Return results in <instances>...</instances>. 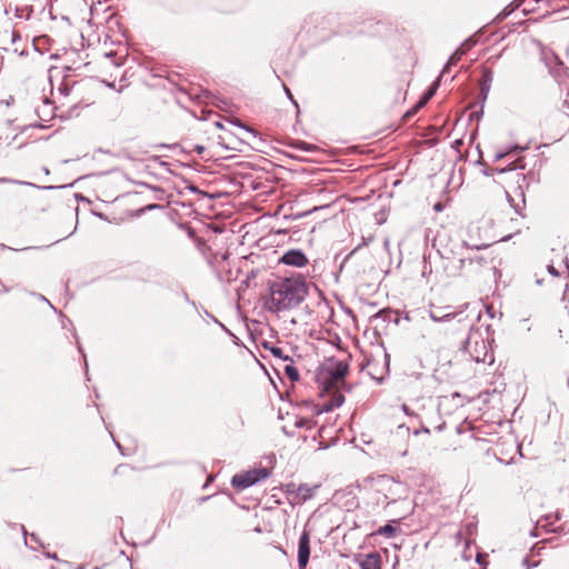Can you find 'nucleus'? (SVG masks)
<instances>
[{
    "instance_id": "19",
    "label": "nucleus",
    "mask_w": 569,
    "mask_h": 569,
    "mask_svg": "<svg viewBox=\"0 0 569 569\" xmlns=\"http://www.w3.org/2000/svg\"><path fill=\"white\" fill-rule=\"evenodd\" d=\"M513 11V8H510V6L506 7L502 11H500L499 17L500 20L505 19L507 16H509Z\"/></svg>"
},
{
    "instance_id": "16",
    "label": "nucleus",
    "mask_w": 569,
    "mask_h": 569,
    "mask_svg": "<svg viewBox=\"0 0 569 569\" xmlns=\"http://www.w3.org/2000/svg\"><path fill=\"white\" fill-rule=\"evenodd\" d=\"M516 227L513 229L510 230V232H507V233H503L502 231H500V234L502 233V236L500 237V241H507L509 239L512 238L513 234H517L519 233L520 231V228H519V220L516 219Z\"/></svg>"
},
{
    "instance_id": "25",
    "label": "nucleus",
    "mask_w": 569,
    "mask_h": 569,
    "mask_svg": "<svg viewBox=\"0 0 569 569\" xmlns=\"http://www.w3.org/2000/svg\"><path fill=\"white\" fill-rule=\"evenodd\" d=\"M478 259H479L480 261H486V257H485V256H480Z\"/></svg>"
},
{
    "instance_id": "20",
    "label": "nucleus",
    "mask_w": 569,
    "mask_h": 569,
    "mask_svg": "<svg viewBox=\"0 0 569 569\" xmlns=\"http://www.w3.org/2000/svg\"><path fill=\"white\" fill-rule=\"evenodd\" d=\"M233 124L238 126L240 129H242L243 131H246L247 133H251L254 136V131L241 123H239L238 121H232Z\"/></svg>"
},
{
    "instance_id": "7",
    "label": "nucleus",
    "mask_w": 569,
    "mask_h": 569,
    "mask_svg": "<svg viewBox=\"0 0 569 569\" xmlns=\"http://www.w3.org/2000/svg\"><path fill=\"white\" fill-rule=\"evenodd\" d=\"M310 557V538L307 531H303L299 539L298 548V565L300 569H303Z\"/></svg>"
},
{
    "instance_id": "18",
    "label": "nucleus",
    "mask_w": 569,
    "mask_h": 569,
    "mask_svg": "<svg viewBox=\"0 0 569 569\" xmlns=\"http://www.w3.org/2000/svg\"><path fill=\"white\" fill-rule=\"evenodd\" d=\"M271 353L277 357V358H280V359H283V360H289V357L288 356H283L282 353V349L279 348V347H273L271 348Z\"/></svg>"
},
{
    "instance_id": "9",
    "label": "nucleus",
    "mask_w": 569,
    "mask_h": 569,
    "mask_svg": "<svg viewBox=\"0 0 569 569\" xmlns=\"http://www.w3.org/2000/svg\"><path fill=\"white\" fill-rule=\"evenodd\" d=\"M553 468L556 471L566 473L569 472V451L560 449L556 452L553 460Z\"/></svg>"
},
{
    "instance_id": "10",
    "label": "nucleus",
    "mask_w": 569,
    "mask_h": 569,
    "mask_svg": "<svg viewBox=\"0 0 569 569\" xmlns=\"http://www.w3.org/2000/svg\"><path fill=\"white\" fill-rule=\"evenodd\" d=\"M345 401L343 395L339 390L335 391L331 399L328 402L321 405L319 412H329L336 408H339Z\"/></svg>"
},
{
    "instance_id": "4",
    "label": "nucleus",
    "mask_w": 569,
    "mask_h": 569,
    "mask_svg": "<svg viewBox=\"0 0 569 569\" xmlns=\"http://www.w3.org/2000/svg\"><path fill=\"white\" fill-rule=\"evenodd\" d=\"M269 477V471L266 468L252 469L242 473H237L232 477L231 483L239 489H246L259 480Z\"/></svg>"
},
{
    "instance_id": "1",
    "label": "nucleus",
    "mask_w": 569,
    "mask_h": 569,
    "mask_svg": "<svg viewBox=\"0 0 569 569\" xmlns=\"http://www.w3.org/2000/svg\"><path fill=\"white\" fill-rule=\"evenodd\" d=\"M308 295V286L300 276L280 278L271 282L266 307L279 312L299 306Z\"/></svg>"
},
{
    "instance_id": "3",
    "label": "nucleus",
    "mask_w": 569,
    "mask_h": 569,
    "mask_svg": "<svg viewBox=\"0 0 569 569\" xmlns=\"http://www.w3.org/2000/svg\"><path fill=\"white\" fill-rule=\"evenodd\" d=\"M370 483L377 495V503L389 505L407 495L406 485L389 476H378Z\"/></svg>"
},
{
    "instance_id": "5",
    "label": "nucleus",
    "mask_w": 569,
    "mask_h": 569,
    "mask_svg": "<svg viewBox=\"0 0 569 569\" xmlns=\"http://www.w3.org/2000/svg\"><path fill=\"white\" fill-rule=\"evenodd\" d=\"M526 149H528L527 146L526 147L515 146L511 150H509L507 152H503V153L500 152V173L510 171V170L517 169V168H523L525 162L521 157H517L515 160H511L510 158L512 154H518V153L525 151Z\"/></svg>"
},
{
    "instance_id": "17",
    "label": "nucleus",
    "mask_w": 569,
    "mask_h": 569,
    "mask_svg": "<svg viewBox=\"0 0 569 569\" xmlns=\"http://www.w3.org/2000/svg\"><path fill=\"white\" fill-rule=\"evenodd\" d=\"M430 318L438 322V321H445V320H449L451 318V313H446L443 316H439L437 315L436 312H430Z\"/></svg>"
},
{
    "instance_id": "11",
    "label": "nucleus",
    "mask_w": 569,
    "mask_h": 569,
    "mask_svg": "<svg viewBox=\"0 0 569 569\" xmlns=\"http://www.w3.org/2000/svg\"><path fill=\"white\" fill-rule=\"evenodd\" d=\"M441 77H442V74H440L438 77V79L433 82V84L429 88V90L425 93V96L419 100L417 106L412 110L408 111L406 116L413 114L419 108L423 107L431 99V97L437 91V88L439 86Z\"/></svg>"
},
{
    "instance_id": "22",
    "label": "nucleus",
    "mask_w": 569,
    "mask_h": 569,
    "mask_svg": "<svg viewBox=\"0 0 569 569\" xmlns=\"http://www.w3.org/2000/svg\"><path fill=\"white\" fill-rule=\"evenodd\" d=\"M284 90H286V94H288V97H289L290 99H292V97H291V93H290L289 89L284 87Z\"/></svg>"
},
{
    "instance_id": "15",
    "label": "nucleus",
    "mask_w": 569,
    "mask_h": 569,
    "mask_svg": "<svg viewBox=\"0 0 569 569\" xmlns=\"http://www.w3.org/2000/svg\"><path fill=\"white\" fill-rule=\"evenodd\" d=\"M378 533L391 538L396 533V528L392 527L391 525H386L379 528Z\"/></svg>"
},
{
    "instance_id": "6",
    "label": "nucleus",
    "mask_w": 569,
    "mask_h": 569,
    "mask_svg": "<svg viewBox=\"0 0 569 569\" xmlns=\"http://www.w3.org/2000/svg\"><path fill=\"white\" fill-rule=\"evenodd\" d=\"M279 261L287 266L301 268L308 263V258L301 250L292 249L284 252Z\"/></svg>"
},
{
    "instance_id": "2",
    "label": "nucleus",
    "mask_w": 569,
    "mask_h": 569,
    "mask_svg": "<svg viewBox=\"0 0 569 569\" xmlns=\"http://www.w3.org/2000/svg\"><path fill=\"white\" fill-rule=\"evenodd\" d=\"M348 365L343 361L329 359L317 372V382L323 391L339 390L345 382Z\"/></svg>"
},
{
    "instance_id": "12",
    "label": "nucleus",
    "mask_w": 569,
    "mask_h": 569,
    "mask_svg": "<svg viewBox=\"0 0 569 569\" xmlns=\"http://www.w3.org/2000/svg\"><path fill=\"white\" fill-rule=\"evenodd\" d=\"M361 569H380V557L377 553H369L360 562Z\"/></svg>"
},
{
    "instance_id": "14",
    "label": "nucleus",
    "mask_w": 569,
    "mask_h": 569,
    "mask_svg": "<svg viewBox=\"0 0 569 569\" xmlns=\"http://www.w3.org/2000/svg\"><path fill=\"white\" fill-rule=\"evenodd\" d=\"M284 372L288 376V378H290V380H292V381H296L299 379L298 369L296 367H293L292 365H287L284 367Z\"/></svg>"
},
{
    "instance_id": "13",
    "label": "nucleus",
    "mask_w": 569,
    "mask_h": 569,
    "mask_svg": "<svg viewBox=\"0 0 569 569\" xmlns=\"http://www.w3.org/2000/svg\"><path fill=\"white\" fill-rule=\"evenodd\" d=\"M315 489L316 487L311 488L308 485H300L297 490V496L300 500L306 501L313 496Z\"/></svg>"
},
{
    "instance_id": "23",
    "label": "nucleus",
    "mask_w": 569,
    "mask_h": 569,
    "mask_svg": "<svg viewBox=\"0 0 569 569\" xmlns=\"http://www.w3.org/2000/svg\"><path fill=\"white\" fill-rule=\"evenodd\" d=\"M549 270H550V272H552L553 274H557V271L553 269V267H549Z\"/></svg>"
},
{
    "instance_id": "8",
    "label": "nucleus",
    "mask_w": 569,
    "mask_h": 569,
    "mask_svg": "<svg viewBox=\"0 0 569 569\" xmlns=\"http://www.w3.org/2000/svg\"><path fill=\"white\" fill-rule=\"evenodd\" d=\"M473 41L467 40L463 42L449 58L447 64L445 66L441 74L443 76L451 66L457 64V62L461 59V57L472 47Z\"/></svg>"
},
{
    "instance_id": "24",
    "label": "nucleus",
    "mask_w": 569,
    "mask_h": 569,
    "mask_svg": "<svg viewBox=\"0 0 569 569\" xmlns=\"http://www.w3.org/2000/svg\"><path fill=\"white\" fill-rule=\"evenodd\" d=\"M463 558H465L466 560H469V559L471 558V555L467 556L466 553H463Z\"/></svg>"
},
{
    "instance_id": "21",
    "label": "nucleus",
    "mask_w": 569,
    "mask_h": 569,
    "mask_svg": "<svg viewBox=\"0 0 569 569\" xmlns=\"http://www.w3.org/2000/svg\"><path fill=\"white\" fill-rule=\"evenodd\" d=\"M487 312L490 315V317H493L492 307H488L487 308Z\"/></svg>"
}]
</instances>
